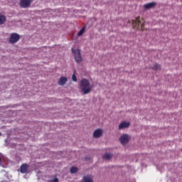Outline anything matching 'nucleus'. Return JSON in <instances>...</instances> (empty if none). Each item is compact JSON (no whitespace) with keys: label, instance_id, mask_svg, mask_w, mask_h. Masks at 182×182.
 <instances>
[{"label":"nucleus","instance_id":"nucleus-1","mask_svg":"<svg viewBox=\"0 0 182 182\" xmlns=\"http://www.w3.org/2000/svg\"><path fill=\"white\" fill-rule=\"evenodd\" d=\"M79 86L83 95L89 94L92 90V85H90V81L87 79L81 80Z\"/></svg>","mask_w":182,"mask_h":182},{"label":"nucleus","instance_id":"nucleus-2","mask_svg":"<svg viewBox=\"0 0 182 182\" xmlns=\"http://www.w3.org/2000/svg\"><path fill=\"white\" fill-rule=\"evenodd\" d=\"M132 26L134 28L138 31H144V20L141 17H136L135 20H132Z\"/></svg>","mask_w":182,"mask_h":182},{"label":"nucleus","instance_id":"nucleus-3","mask_svg":"<svg viewBox=\"0 0 182 182\" xmlns=\"http://www.w3.org/2000/svg\"><path fill=\"white\" fill-rule=\"evenodd\" d=\"M72 53L74 55V58L75 60L77 63H80L82 61V54L80 53V50H78V48H77L76 50H75V48H72Z\"/></svg>","mask_w":182,"mask_h":182},{"label":"nucleus","instance_id":"nucleus-4","mask_svg":"<svg viewBox=\"0 0 182 182\" xmlns=\"http://www.w3.org/2000/svg\"><path fill=\"white\" fill-rule=\"evenodd\" d=\"M19 39H21V36H19V34H18L16 33H12L10 35L9 43H16V42H18V41H19Z\"/></svg>","mask_w":182,"mask_h":182},{"label":"nucleus","instance_id":"nucleus-5","mask_svg":"<svg viewBox=\"0 0 182 182\" xmlns=\"http://www.w3.org/2000/svg\"><path fill=\"white\" fill-rule=\"evenodd\" d=\"M33 2V0H21L20 1V6L23 9H26L31 6V4Z\"/></svg>","mask_w":182,"mask_h":182},{"label":"nucleus","instance_id":"nucleus-6","mask_svg":"<svg viewBox=\"0 0 182 182\" xmlns=\"http://www.w3.org/2000/svg\"><path fill=\"white\" fill-rule=\"evenodd\" d=\"M130 139H131V137L126 134H122L119 138L120 143L122 145L127 144Z\"/></svg>","mask_w":182,"mask_h":182},{"label":"nucleus","instance_id":"nucleus-7","mask_svg":"<svg viewBox=\"0 0 182 182\" xmlns=\"http://www.w3.org/2000/svg\"><path fill=\"white\" fill-rule=\"evenodd\" d=\"M156 6V3L155 1H151V3H147L144 4V7L145 10H149L151 9H154Z\"/></svg>","mask_w":182,"mask_h":182},{"label":"nucleus","instance_id":"nucleus-8","mask_svg":"<svg viewBox=\"0 0 182 182\" xmlns=\"http://www.w3.org/2000/svg\"><path fill=\"white\" fill-rule=\"evenodd\" d=\"M66 82H68V77H61L58 82V85L60 86H64L66 85Z\"/></svg>","mask_w":182,"mask_h":182},{"label":"nucleus","instance_id":"nucleus-9","mask_svg":"<svg viewBox=\"0 0 182 182\" xmlns=\"http://www.w3.org/2000/svg\"><path fill=\"white\" fill-rule=\"evenodd\" d=\"M20 172L21 174H26V173H28V164H23L21 166Z\"/></svg>","mask_w":182,"mask_h":182},{"label":"nucleus","instance_id":"nucleus-10","mask_svg":"<svg viewBox=\"0 0 182 182\" xmlns=\"http://www.w3.org/2000/svg\"><path fill=\"white\" fill-rule=\"evenodd\" d=\"M102 136V131L100 129L95 130L93 133V137L94 138H100Z\"/></svg>","mask_w":182,"mask_h":182},{"label":"nucleus","instance_id":"nucleus-11","mask_svg":"<svg viewBox=\"0 0 182 182\" xmlns=\"http://www.w3.org/2000/svg\"><path fill=\"white\" fill-rule=\"evenodd\" d=\"M130 126V123L129 122H122L119 125V129H127Z\"/></svg>","mask_w":182,"mask_h":182},{"label":"nucleus","instance_id":"nucleus-12","mask_svg":"<svg viewBox=\"0 0 182 182\" xmlns=\"http://www.w3.org/2000/svg\"><path fill=\"white\" fill-rule=\"evenodd\" d=\"M81 182H94L91 176H85Z\"/></svg>","mask_w":182,"mask_h":182},{"label":"nucleus","instance_id":"nucleus-13","mask_svg":"<svg viewBox=\"0 0 182 182\" xmlns=\"http://www.w3.org/2000/svg\"><path fill=\"white\" fill-rule=\"evenodd\" d=\"M6 21V16L5 15L0 14V25H4Z\"/></svg>","mask_w":182,"mask_h":182},{"label":"nucleus","instance_id":"nucleus-14","mask_svg":"<svg viewBox=\"0 0 182 182\" xmlns=\"http://www.w3.org/2000/svg\"><path fill=\"white\" fill-rule=\"evenodd\" d=\"M112 154L110 153H105V154H103L102 158L105 160H109L112 157Z\"/></svg>","mask_w":182,"mask_h":182},{"label":"nucleus","instance_id":"nucleus-15","mask_svg":"<svg viewBox=\"0 0 182 182\" xmlns=\"http://www.w3.org/2000/svg\"><path fill=\"white\" fill-rule=\"evenodd\" d=\"M77 171H79V169L77 168V167L75 166L71 167L70 170L71 173H77Z\"/></svg>","mask_w":182,"mask_h":182},{"label":"nucleus","instance_id":"nucleus-16","mask_svg":"<svg viewBox=\"0 0 182 182\" xmlns=\"http://www.w3.org/2000/svg\"><path fill=\"white\" fill-rule=\"evenodd\" d=\"M85 27H82V28H81V30H80V31L77 33V36H82V33L85 32Z\"/></svg>","mask_w":182,"mask_h":182},{"label":"nucleus","instance_id":"nucleus-17","mask_svg":"<svg viewBox=\"0 0 182 182\" xmlns=\"http://www.w3.org/2000/svg\"><path fill=\"white\" fill-rule=\"evenodd\" d=\"M72 80L74 82H77V77H76V75L75 74H73V76H72Z\"/></svg>","mask_w":182,"mask_h":182},{"label":"nucleus","instance_id":"nucleus-18","mask_svg":"<svg viewBox=\"0 0 182 182\" xmlns=\"http://www.w3.org/2000/svg\"><path fill=\"white\" fill-rule=\"evenodd\" d=\"M48 182H59V179L58 178H55L53 180H49L48 181Z\"/></svg>","mask_w":182,"mask_h":182},{"label":"nucleus","instance_id":"nucleus-19","mask_svg":"<svg viewBox=\"0 0 182 182\" xmlns=\"http://www.w3.org/2000/svg\"><path fill=\"white\" fill-rule=\"evenodd\" d=\"M154 68H155L156 70H159L161 68V66L159 65H158V64H156L154 65Z\"/></svg>","mask_w":182,"mask_h":182},{"label":"nucleus","instance_id":"nucleus-20","mask_svg":"<svg viewBox=\"0 0 182 182\" xmlns=\"http://www.w3.org/2000/svg\"><path fill=\"white\" fill-rule=\"evenodd\" d=\"M90 159H91L90 157H88V156H86V157H85V160H86V161H88V160H90Z\"/></svg>","mask_w":182,"mask_h":182},{"label":"nucleus","instance_id":"nucleus-21","mask_svg":"<svg viewBox=\"0 0 182 182\" xmlns=\"http://www.w3.org/2000/svg\"><path fill=\"white\" fill-rule=\"evenodd\" d=\"M1 156V154H0V163L2 162V157Z\"/></svg>","mask_w":182,"mask_h":182}]
</instances>
